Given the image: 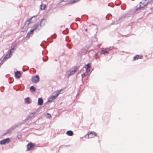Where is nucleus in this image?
Instances as JSON below:
<instances>
[{"label": "nucleus", "instance_id": "obj_1", "mask_svg": "<svg viewBox=\"0 0 153 153\" xmlns=\"http://www.w3.org/2000/svg\"><path fill=\"white\" fill-rule=\"evenodd\" d=\"M147 5V3L144 1H142L141 2L139 5H137L136 8L135 10V12H137L138 11L140 10L141 8H143Z\"/></svg>", "mask_w": 153, "mask_h": 153}, {"label": "nucleus", "instance_id": "obj_2", "mask_svg": "<svg viewBox=\"0 0 153 153\" xmlns=\"http://www.w3.org/2000/svg\"><path fill=\"white\" fill-rule=\"evenodd\" d=\"M62 91V90L60 89L54 92L55 94L54 95L51 96L48 99V101L49 102H51L53 100H54L60 93V92Z\"/></svg>", "mask_w": 153, "mask_h": 153}, {"label": "nucleus", "instance_id": "obj_3", "mask_svg": "<svg viewBox=\"0 0 153 153\" xmlns=\"http://www.w3.org/2000/svg\"><path fill=\"white\" fill-rule=\"evenodd\" d=\"M39 77L38 75L33 76L32 78V81L34 83H37L39 81Z\"/></svg>", "mask_w": 153, "mask_h": 153}, {"label": "nucleus", "instance_id": "obj_4", "mask_svg": "<svg viewBox=\"0 0 153 153\" xmlns=\"http://www.w3.org/2000/svg\"><path fill=\"white\" fill-rule=\"evenodd\" d=\"M10 139L8 138L6 139H4L0 141V144L1 145H4L6 143H8L10 142Z\"/></svg>", "mask_w": 153, "mask_h": 153}, {"label": "nucleus", "instance_id": "obj_5", "mask_svg": "<svg viewBox=\"0 0 153 153\" xmlns=\"http://www.w3.org/2000/svg\"><path fill=\"white\" fill-rule=\"evenodd\" d=\"M34 146L35 145L34 144L31 143H28L27 146V151H29L33 149Z\"/></svg>", "mask_w": 153, "mask_h": 153}, {"label": "nucleus", "instance_id": "obj_6", "mask_svg": "<svg viewBox=\"0 0 153 153\" xmlns=\"http://www.w3.org/2000/svg\"><path fill=\"white\" fill-rule=\"evenodd\" d=\"M88 138H93L97 135V134L93 131L90 132L89 133L88 132Z\"/></svg>", "mask_w": 153, "mask_h": 153}, {"label": "nucleus", "instance_id": "obj_7", "mask_svg": "<svg viewBox=\"0 0 153 153\" xmlns=\"http://www.w3.org/2000/svg\"><path fill=\"white\" fill-rule=\"evenodd\" d=\"M91 64V63H89L86 65V73H88L90 71Z\"/></svg>", "mask_w": 153, "mask_h": 153}, {"label": "nucleus", "instance_id": "obj_8", "mask_svg": "<svg viewBox=\"0 0 153 153\" xmlns=\"http://www.w3.org/2000/svg\"><path fill=\"white\" fill-rule=\"evenodd\" d=\"M77 68L76 67L72 69H71L69 71L70 75L73 74L75 73L77 70Z\"/></svg>", "mask_w": 153, "mask_h": 153}, {"label": "nucleus", "instance_id": "obj_9", "mask_svg": "<svg viewBox=\"0 0 153 153\" xmlns=\"http://www.w3.org/2000/svg\"><path fill=\"white\" fill-rule=\"evenodd\" d=\"M11 50L9 51L8 53L6 54V56L4 58V60H6V59H8L12 55V54H11Z\"/></svg>", "mask_w": 153, "mask_h": 153}, {"label": "nucleus", "instance_id": "obj_10", "mask_svg": "<svg viewBox=\"0 0 153 153\" xmlns=\"http://www.w3.org/2000/svg\"><path fill=\"white\" fill-rule=\"evenodd\" d=\"M21 76V74L19 71H17L15 73V76L16 78H19Z\"/></svg>", "mask_w": 153, "mask_h": 153}, {"label": "nucleus", "instance_id": "obj_11", "mask_svg": "<svg viewBox=\"0 0 153 153\" xmlns=\"http://www.w3.org/2000/svg\"><path fill=\"white\" fill-rule=\"evenodd\" d=\"M143 58V56H140V55H136L133 58V60L135 61L136 60L138 59L139 58L141 59Z\"/></svg>", "mask_w": 153, "mask_h": 153}, {"label": "nucleus", "instance_id": "obj_12", "mask_svg": "<svg viewBox=\"0 0 153 153\" xmlns=\"http://www.w3.org/2000/svg\"><path fill=\"white\" fill-rule=\"evenodd\" d=\"M32 19V18H31L27 20L25 23V25L26 26H27L31 23V21Z\"/></svg>", "mask_w": 153, "mask_h": 153}, {"label": "nucleus", "instance_id": "obj_13", "mask_svg": "<svg viewBox=\"0 0 153 153\" xmlns=\"http://www.w3.org/2000/svg\"><path fill=\"white\" fill-rule=\"evenodd\" d=\"M109 50L107 49L102 50L101 51V53L102 54H105L106 53H108Z\"/></svg>", "mask_w": 153, "mask_h": 153}, {"label": "nucleus", "instance_id": "obj_14", "mask_svg": "<svg viewBox=\"0 0 153 153\" xmlns=\"http://www.w3.org/2000/svg\"><path fill=\"white\" fill-rule=\"evenodd\" d=\"M66 134L68 136H72L73 135L74 133L72 131L69 130L67 131Z\"/></svg>", "mask_w": 153, "mask_h": 153}, {"label": "nucleus", "instance_id": "obj_15", "mask_svg": "<svg viewBox=\"0 0 153 153\" xmlns=\"http://www.w3.org/2000/svg\"><path fill=\"white\" fill-rule=\"evenodd\" d=\"M43 103V100L42 98H39L38 99V104L39 105H42Z\"/></svg>", "mask_w": 153, "mask_h": 153}, {"label": "nucleus", "instance_id": "obj_16", "mask_svg": "<svg viewBox=\"0 0 153 153\" xmlns=\"http://www.w3.org/2000/svg\"><path fill=\"white\" fill-rule=\"evenodd\" d=\"M25 102L27 104H30V98L27 97L25 99Z\"/></svg>", "mask_w": 153, "mask_h": 153}, {"label": "nucleus", "instance_id": "obj_17", "mask_svg": "<svg viewBox=\"0 0 153 153\" xmlns=\"http://www.w3.org/2000/svg\"><path fill=\"white\" fill-rule=\"evenodd\" d=\"M33 32L34 31H33V30H31L27 33V36L28 38L29 37L31 36V35H32L33 34Z\"/></svg>", "mask_w": 153, "mask_h": 153}, {"label": "nucleus", "instance_id": "obj_18", "mask_svg": "<svg viewBox=\"0 0 153 153\" xmlns=\"http://www.w3.org/2000/svg\"><path fill=\"white\" fill-rule=\"evenodd\" d=\"M46 7V5L45 4H42L40 6V9L41 10H44Z\"/></svg>", "mask_w": 153, "mask_h": 153}, {"label": "nucleus", "instance_id": "obj_19", "mask_svg": "<svg viewBox=\"0 0 153 153\" xmlns=\"http://www.w3.org/2000/svg\"><path fill=\"white\" fill-rule=\"evenodd\" d=\"M39 27V25H35L33 27V29L32 30L34 31V30H36Z\"/></svg>", "mask_w": 153, "mask_h": 153}, {"label": "nucleus", "instance_id": "obj_20", "mask_svg": "<svg viewBox=\"0 0 153 153\" xmlns=\"http://www.w3.org/2000/svg\"><path fill=\"white\" fill-rule=\"evenodd\" d=\"M30 89L32 90L33 92H34L36 91V88L33 86H31L30 88Z\"/></svg>", "mask_w": 153, "mask_h": 153}, {"label": "nucleus", "instance_id": "obj_21", "mask_svg": "<svg viewBox=\"0 0 153 153\" xmlns=\"http://www.w3.org/2000/svg\"><path fill=\"white\" fill-rule=\"evenodd\" d=\"M47 115L49 117H51V114H49V113H48L47 114Z\"/></svg>", "mask_w": 153, "mask_h": 153}, {"label": "nucleus", "instance_id": "obj_22", "mask_svg": "<svg viewBox=\"0 0 153 153\" xmlns=\"http://www.w3.org/2000/svg\"><path fill=\"white\" fill-rule=\"evenodd\" d=\"M85 30L86 31H87V29H85Z\"/></svg>", "mask_w": 153, "mask_h": 153}, {"label": "nucleus", "instance_id": "obj_23", "mask_svg": "<svg viewBox=\"0 0 153 153\" xmlns=\"http://www.w3.org/2000/svg\"><path fill=\"white\" fill-rule=\"evenodd\" d=\"M152 1H153V0H152Z\"/></svg>", "mask_w": 153, "mask_h": 153}]
</instances>
